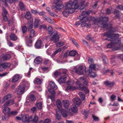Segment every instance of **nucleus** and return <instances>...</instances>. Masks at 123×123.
I'll return each mask as SVG.
<instances>
[{"instance_id": "nucleus-1", "label": "nucleus", "mask_w": 123, "mask_h": 123, "mask_svg": "<svg viewBox=\"0 0 123 123\" xmlns=\"http://www.w3.org/2000/svg\"><path fill=\"white\" fill-rule=\"evenodd\" d=\"M83 6L81 4L79 5L78 0H75L73 1L70 0L65 4V8L70 11L71 12H74L75 9H82Z\"/></svg>"}, {"instance_id": "nucleus-2", "label": "nucleus", "mask_w": 123, "mask_h": 123, "mask_svg": "<svg viewBox=\"0 0 123 123\" xmlns=\"http://www.w3.org/2000/svg\"><path fill=\"white\" fill-rule=\"evenodd\" d=\"M14 103L13 100H9L4 103L2 107L3 113L5 115H10V109L7 106L13 104Z\"/></svg>"}, {"instance_id": "nucleus-3", "label": "nucleus", "mask_w": 123, "mask_h": 123, "mask_svg": "<svg viewBox=\"0 0 123 123\" xmlns=\"http://www.w3.org/2000/svg\"><path fill=\"white\" fill-rule=\"evenodd\" d=\"M30 86V83L27 81H25L21 84L18 88L16 89L17 94H23L25 91V87H28Z\"/></svg>"}, {"instance_id": "nucleus-4", "label": "nucleus", "mask_w": 123, "mask_h": 123, "mask_svg": "<svg viewBox=\"0 0 123 123\" xmlns=\"http://www.w3.org/2000/svg\"><path fill=\"white\" fill-rule=\"evenodd\" d=\"M119 34L117 33L114 34V36H112L110 40L111 41L112 43H113L114 45L117 44H121V38H119Z\"/></svg>"}, {"instance_id": "nucleus-5", "label": "nucleus", "mask_w": 123, "mask_h": 123, "mask_svg": "<svg viewBox=\"0 0 123 123\" xmlns=\"http://www.w3.org/2000/svg\"><path fill=\"white\" fill-rule=\"evenodd\" d=\"M35 35V31L34 30L32 29L31 30L30 33L29 38V39L26 42V45L29 47L31 46H32V40L30 38H32L34 37Z\"/></svg>"}, {"instance_id": "nucleus-6", "label": "nucleus", "mask_w": 123, "mask_h": 123, "mask_svg": "<svg viewBox=\"0 0 123 123\" xmlns=\"http://www.w3.org/2000/svg\"><path fill=\"white\" fill-rule=\"evenodd\" d=\"M78 19H79L81 21L82 24L81 25V27H84L86 25V22L88 21H90V20L88 19L86 16H84L83 15H80L78 18Z\"/></svg>"}, {"instance_id": "nucleus-7", "label": "nucleus", "mask_w": 123, "mask_h": 123, "mask_svg": "<svg viewBox=\"0 0 123 123\" xmlns=\"http://www.w3.org/2000/svg\"><path fill=\"white\" fill-rule=\"evenodd\" d=\"M84 68L83 66H76L74 68V69L77 74L79 75H82L83 73Z\"/></svg>"}, {"instance_id": "nucleus-8", "label": "nucleus", "mask_w": 123, "mask_h": 123, "mask_svg": "<svg viewBox=\"0 0 123 123\" xmlns=\"http://www.w3.org/2000/svg\"><path fill=\"white\" fill-rule=\"evenodd\" d=\"M109 20V18L107 17H101L97 18L96 19V20L99 24L102 25L104 23L107 22Z\"/></svg>"}, {"instance_id": "nucleus-9", "label": "nucleus", "mask_w": 123, "mask_h": 123, "mask_svg": "<svg viewBox=\"0 0 123 123\" xmlns=\"http://www.w3.org/2000/svg\"><path fill=\"white\" fill-rule=\"evenodd\" d=\"M89 64H90L89 67L88 71L89 75L91 77H92V59H89L88 60Z\"/></svg>"}, {"instance_id": "nucleus-10", "label": "nucleus", "mask_w": 123, "mask_h": 123, "mask_svg": "<svg viewBox=\"0 0 123 123\" xmlns=\"http://www.w3.org/2000/svg\"><path fill=\"white\" fill-rule=\"evenodd\" d=\"M50 37H51L50 40L53 41L55 43H57L59 40V36L56 33H55L52 36H50Z\"/></svg>"}, {"instance_id": "nucleus-11", "label": "nucleus", "mask_w": 123, "mask_h": 123, "mask_svg": "<svg viewBox=\"0 0 123 123\" xmlns=\"http://www.w3.org/2000/svg\"><path fill=\"white\" fill-rule=\"evenodd\" d=\"M99 66L98 64H95L93 63V78L96 77L97 75L96 72L94 71H96L99 69Z\"/></svg>"}, {"instance_id": "nucleus-12", "label": "nucleus", "mask_w": 123, "mask_h": 123, "mask_svg": "<svg viewBox=\"0 0 123 123\" xmlns=\"http://www.w3.org/2000/svg\"><path fill=\"white\" fill-rule=\"evenodd\" d=\"M116 31L115 30H110L109 31V32L105 33L103 35V36H106V37L108 38H109L110 39L111 38V37L112 36H111L114 35L113 34V33L114 32H115Z\"/></svg>"}, {"instance_id": "nucleus-13", "label": "nucleus", "mask_w": 123, "mask_h": 123, "mask_svg": "<svg viewBox=\"0 0 123 123\" xmlns=\"http://www.w3.org/2000/svg\"><path fill=\"white\" fill-rule=\"evenodd\" d=\"M32 118V117H29L28 115L26 114L24 115L22 118V121L24 122H25L27 121L29 122L31 120V119Z\"/></svg>"}, {"instance_id": "nucleus-14", "label": "nucleus", "mask_w": 123, "mask_h": 123, "mask_svg": "<svg viewBox=\"0 0 123 123\" xmlns=\"http://www.w3.org/2000/svg\"><path fill=\"white\" fill-rule=\"evenodd\" d=\"M2 10L3 11L2 12V14L3 19L6 22L7 21V18L6 15L8 14V12L4 7H3Z\"/></svg>"}, {"instance_id": "nucleus-15", "label": "nucleus", "mask_w": 123, "mask_h": 123, "mask_svg": "<svg viewBox=\"0 0 123 123\" xmlns=\"http://www.w3.org/2000/svg\"><path fill=\"white\" fill-rule=\"evenodd\" d=\"M104 83L106 86L108 87H111L114 84V82H110L108 80L104 82Z\"/></svg>"}, {"instance_id": "nucleus-16", "label": "nucleus", "mask_w": 123, "mask_h": 123, "mask_svg": "<svg viewBox=\"0 0 123 123\" xmlns=\"http://www.w3.org/2000/svg\"><path fill=\"white\" fill-rule=\"evenodd\" d=\"M19 6L20 9L22 11H25L26 9V6L22 1H19Z\"/></svg>"}, {"instance_id": "nucleus-17", "label": "nucleus", "mask_w": 123, "mask_h": 123, "mask_svg": "<svg viewBox=\"0 0 123 123\" xmlns=\"http://www.w3.org/2000/svg\"><path fill=\"white\" fill-rule=\"evenodd\" d=\"M65 8V10L62 12V14L64 17H67L69 15V13L72 14L74 13L73 12H71L70 11Z\"/></svg>"}, {"instance_id": "nucleus-18", "label": "nucleus", "mask_w": 123, "mask_h": 123, "mask_svg": "<svg viewBox=\"0 0 123 123\" xmlns=\"http://www.w3.org/2000/svg\"><path fill=\"white\" fill-rule=\"evenodd\" d=\"M62 104L64 107L66 109L68 108L69 106V101L67 100H63L62 102Z\"/></svg>"}, {"instance_id": "nucleus-19", "label": "nucleus", "mask_w": 123, "mask_h": 123, "mask_svg": "<svg viewBox=\"0 0 123 123\" xmlns=\"http://www.w3.org/2000/svg\"><path fill=\"white\" fill-rule=\"evenodd\" d=\"M74 103L78 105H80L81 104V101L80 99L79 98H75L73 100Z\"/></svg>"}, {"instance_id": "nucleus-20", "label": "nucleus", "mask_w": 123, "mask_h": 123, "mask_svg": "<svg viewBox=\"0 0 123 123\" xmlns=\"http://www.w3.org/2000/svg\"><path fill=\"white\" fill-rule=\"evenodd\" d=\"M27 99L30 102H34L35 101L36 98L33 95H31L27 97Z\"/></svg>"}, {"instance_id": "nucleus-21", "label": "nucleus", "mask_w": 123, "mask_h": 123, "mask_svg": "<svg viewBox=\"0 0 123 123\" xmlns=\"http://www.w3.org/2000/svg\"><path fill=\"white\" fill-rule=\"evenodd\" d=\"M70 110L73 113H76L78 111L77 107L74 105H73L71 106Z\"/></svg>"}, {"instance_id": "nucleus-22", "label": "nucleus", "mask_w": 123, "mask_h": 123, "mask_svg": "<svg viewBox=\"0 0 123 123\" xmlns=\"http://www.w3.org/2000/svg\"><path fill=\"white\" fill-rule=\"evenodd\" d=\"M81 86H82L80 84L79 85V87L80 90L84 91L86 93L89 92L88 89L85 86H83L82 87H81Z\"/></svg>"}, {"instance_id": "nucleus-23", "label": "nucleus", "mask_w": 123, "mask_h": 123, "mask_svg": "<svg viewBox=\"0 0 123 123\" xmlns=\"http://www.w3.org/2000/svg\"><path fill=\"white\" fill-rule=\"evenodd\" d=\"M66 77L65 75L61 77L58 80V81L60 84L64 82L66 80Z\"/></svg>"}, {"instance_id": "nucleus-24", "label": "nucleus", "mask_w": 123, "mask_h": 123, "mask_svg": "<svg viewBox=\"0 0 123 123\" xmlns=\"http://www.w3.org/2000/svg\"><path fill=\"white\" fill-rule=\"evenodd\" d=\"M64 5L61 4V3L56 5V10L60 11L64 7Z\"/></svg>"}, {"instance_id": "nucleus-25", "label": "nucleus", "mask_w": 123, "mask_h": 123, "mask_svg": "<svg viewBox=\"0 0 123 123\" xmlns=\"http://www.w3.org/2000/svg\"><path fill=\"white\" fill-rule=\"evenodd\" d=\"M42 61V58L40 56L37 57L34 60V62L36 64H38Z\"/></svg>"}, {"instance_id": "nucleus-26", "label": "nucleus", "mask_w": 123, "mask_h": 123, "mask_svg": "<svg viewBox=\"0 0 123 123\" xmlns=\"http://www.w3.org/2000/svg\"><path fill=\"white\" fill-rule=\"evenodd\" d=\"M31 17V14L30 11H28L26 12L25 18L27 19L30 20Z\"/></svg>"}, {"instance_id": "nucleus-27", "label": "nucleus", "mask_w": 123, "mask_h": 123, "mask_svg": "<svg viewBox=\"0 0 123 123\" xmlns=\"http://www.w3.org/2000/svg\"><path fill=\"white\" fill-rule=\"evenodd\" d=\"M11 57V55L9 54H6L2 56V58L4 60H6L10 59Z\"/></svg>"}, {"instance_id": "nucleus-28", "label": "nucleus", "mask_w": 123, "mask_h": 123, "mask_svg": "<svg viewBox=\"0 0 123 123\" xmlns=\"http://www.w3.org/2000/svg\"><path fill=\"white\" fill-rule=\"evenodd\" d=\"M61 112L62 116L64 117H66L67 116V111L65 109H62Z\"/></svg>"}, {"instance_id": "nucleus-29", "label": "nucleus", "mask_w": 123, "mask_h": 123, "mask_svg": "<svg viewBox=\"0 0 123 123\" xmlns=\"http://www.w3.org/2000/svg\"><path fill=\"white\" fill-rule=\"evenodd\" d=\"M11 97V96L10 94H8L6 95L4 98L3 99V102L4 103L5 102L6 103V102L8 101H6V100L9 99ZM11 99V100H12Z\"/></svg>"}, {"instance_id": "nucleus-30", "label": "nucleus", "mask_w": 123, "mask_h": 123, "mask_svg": "<svg viewBox=\"0 0 123 123\" xmlns=\"http://www.w3.org/2000/svg\"><path fill=\"white\" fill-rule=\"evenodd\" d=\"M19 78V75L18 74H16L13 77L12 81L13 82H15L17 81L18 80Z\"/></svg>"}, {"instance_id": "nucleus-31", "label": "nucleus", "mask_w": 123, "mask_h": 123, "mask_svg": "<svg viewBox=\"0 0 123 123\" xmlns=\"http://www.w3.org/2000/svg\"><path fill=\"white\" fill-rule=\"evenodd\" d=\"M49 85L51 87V88L56 89L57 88V86L55 84V83L53 81H51L49 83Z\"/></svg>"}, {"instance_id": "nucleus-32", "label": "nucleus", "mask_w": 123, "mask_h": 123, "mask_svg": "<svg viewBox=\"0 0 123 123\" xmlns=\"http://www.w3.org/2000/svg\"><path fill=\"white\" fill-rule=\"evenodd\" d=\"M38 117L36 115H34L32 120V121L33 123H38Z\"/></svg>"}, {"instance_id": "nucleus-33", "label": "nucleus", "mask_w": 123, "mask_h": 123, "mask_svg": "<svg viewBox=\"0 0 123 123\" xmlns=\"http://www.w3.org/2000/svg\"><path fill=\"white\" fill-rule=\"evenodd\" d=\"M43 18L44 20L50 23H53V21L49 18L46 16H43Z\"/></svg>"}, {"instance_id": "nucleus-34", "label": "nucleus", "mask_w": 123, "mask_h": 123, "mask_svg": "<svg viewBox=\"0 0 123 123\" xmlns=\"http://www.w3.org/2000/svg\"><path fill=\"white\" fill-rule=\"evenodd\" d=\"M80 97L82 101L84 100L85 99V96L83 92H80L79 93Z\"/></svg>"}, {"instance_id": "nucleus-35", "label": "nucleus", "mask_w": 123, "mask_h": 123, "mask_svg": "<svg viewBox=\"0 0 123 123\" xmlns=\"http://www.w3.org/2000/svg\"><path fill=\"white\" fill-rule=\"evenodd\" d=\"M39 20L38 18H35L34 26L35 28H37L39 25Z\"/></svg>"}, {"instance_id": "nucleus-36", "label": "nucleus", "mask_w": 123, "mask_h": 123, "mask_svg": "<svg viewBox=\"0 0 123 123\" xmlns=\"http://www.w3.org/2000/svg\"><path fill=\"white\" fill-rule=\"evenodd\" d=\"M11 40L13 41H15L17 39V37L14 34H12L10 36Z\"/></svg>"}, {"instance_id": "nucleus-37", "label": "nucleus", "mask_w": 123, "mask_h": 123, "mask_svg": "<svg viewBox=\"0 0 123 123\" xmlns=\"http://www.w3.org/2000/svg\"><path fill=\"white\" fill-rule=\"evenodd\" d=\"M102 58L103 62L105 65H107L108 64V60L106 56L104 55H103L102 56Z\"/></svg>"}, {"instance_id": "nucleus-38", "label": "nucleus", "mask_w": 123, "mask_h": 123, "mask_svg": "<svg viewBox=\"0 0 123 123\" xmlns=\"http://www.w3.org/2000/svg\"><path fill=\"white\" fill-rule=\"evenodd\" d=\"M56 105L58 108L59 109L62 106L60 100H57L56 101Z\"/></svg>"}, {"instance_id": "nucleus-39", "label": "nucleus", "mask_w": 123, "mask_h": 123, "mask_svg": "<svg viewBox=\"0 0 123 123\" xmlns=\"http://www.w3.org/2000/svg\"><path fill=\"white\" fill-rule=\"evenodd\" d=\"M41 40H38L36 42L35 45L36 47L37 48H39L41 46Z\"/></svg>"}, {"instance_id": "nucleus-40", "label": "nucleus", "mask_w": 123, "mask_h": 123, "mask_svg": "<svg viewBox=\"0 0 123 123\" xmlns=\"http://www.w3.org/2000/svg\"><path fill=\"white\" fill-rule=\"evenodd\" d=\"M33 82L35 84H40L41 83L40 80L37 78H36L35 79Z\"/></svg>"}, {"instance_id": "nucleus-41", "label": "nucleus", "mask_w": 123, "mask_h": 123, "mask_svg": "<svg viewBox=\"0 0 123 123\" xmlns=\"http://www.w3.org/2000/svg\"><path fill=\"white\" fill-rule=\"evenodd\" d=\"M76 87L75 86H68L66 88V90H74L75 89Z\"/></svg>"}, {"instance_id": "nucleus-42", "label": "nucleus", "mask_w": 123, "mask_h": 123, "mask_svg": "<svg viewBox=\"0 0 123 123\" xmlns=\"http://www.w3.org/2000/svg\"><path fill=\"white\" fill-rule=\"evenodd\" d=\"M98 24L99 27H102L103 28H106L107 29V27L108 25V24L105 23L103 24H103L102 25L101 24H99L98 23Z\"/></svg>"}, {"instance_id": "nucleus-43", "label": "nucleus", "mask_w": 123, "mask_h": 123, "mask_svg": "<svg viewBox=\"0 0 123 123\" xmlns=\"http://www.w3.org/2000/svg\"><path fill=\"white\" fill-rule=\"evenodd\" d=\"M77 53L74 50L70 51L69 52V55L71 56H74Z\"/></svg>"}, {"instance_id": "nucleus-44", "label": "nucleus", "mask_w": 123, "mask_h": 123, "mask_svg": "<svg viewBox=\"0 0 123 123\" xmlns=\"http://www.w3.org/2000/svg\"><path fill=\"white\" fill-rule=\"evenodd\" d=\"M61 48H59L57 50H56L52 54L51 56L52 57H53L56 54L58 53L59 52L61 51Z\"/></svg>"}, {"instance_id": "nucleus-45", "label": "nucleus", "mask_w": 123, "mask_h": 123, "mask_svg": "<svg viewBox=\"0 0 123 123\" xmlns=\"http://www.w3.org/2000/svg\"><path fill=\"white\" fill-rule=\"evenodd\" d=\"M18 0H6L7 2L9 4L14 3L17 2Z\"/></svg>"}, {"instance_id": "nucleus-46", "label": "nucleus", "mask_w": 123, "mask_h": 123, "mask_svg": "<svg viewBox=\"0 0 123 123\" xmlns=\"http://www.w3.org/2000/svg\"><path fill=\"white\" fill-rule=\"evenodd\" d=\"M90 14L89 12L88 11H83L82 12L81 15H83L84 16L89 15Z\"/></svg>"}, {"instance_id": "nucleus-47", "label": "nucleus", "mask_w": 123, "mask_h": 123, "mask_svg": "<svg viewBox=\"0 0 123 123\" xmlns=\"http://www.w3.org/2000/svg\"><path fill=\"white\" fill-rule=\"evenodd\" d=\"M54 88H50L48 90V91L52 95H55V92L53 89Z\"/></svg>"}, {"instance_id": "nucleus-48", "label": "nucleus", "mask_w": 123, "mask_h": 123, "mask_svg": "<svg viewBox=\"0 0 123 123\" xmlns=\"http://www.w3.org/2000/svg\"><path fill=\"white\" fill-rule=\"evenodd\" d=\"M114 45L113 43H112L111 41V43H108L106 46L107 48H113L114 47Z\"/></svg>"}, {"instance_id": "nucleus-49", "label": "nucleus", "mask_w": 123, "mask_h": 123, "mask_svg": "<svg viewBox=\"0 0 123 123\" xmlns=\"http://www.w3.org/2000/svg\"><path fill=\"white\" fill-rule=\"evenodd\" d=\"M9 117V115H5L4 116H3L2 117V120L3 121H5L8 120V118Z\"/></svg>"}, {"instance_id": "nucleus-50", "label": "nucleus", "mask_w": 123, "mask_h": 123, "mask_svg": "<svg viewBox=\"0 0 123 123\" xmlns=\"http://www.w3.org/2000/svg\"><path fill=\"white\" fill-rule=\"evenodd\" d=\"M42 104L41 102H39L37 104V107L38 109L41 110L42 108Z\"/></svg>"}, {"instance_id": "nucleus-51", "label": "nucleus", "mask_w": 123, "mask_h": 123, "mask_svg": "<svg viewBox=\"0 0 123 123\" xmlns=\"http://www.w3.org/2000/svg\"><path fill=\"white\" fill-rule=\"evenodd\" d=\"M74 83V80H68L67 82V84L68 85H72Z\"/></svg>"}, {"instance_id": "nucleus-52", "label": "nucleus", "mask_w": 123, "mask_h": 123, "mask_svg": "<svg viewBox=\"0 0 123 123\" xmlns=\"http://www.w3.org/2000/svg\"><path fill=\"white\" fill-rule=\"evenodd\" d=\"M63 42H59L56 44V46L57 47H60L62 46L64 44Z\"/></svg>"}, {"instance_id": "nucleus-53", "label": "nucleus", "mask_w": 123, "mask_h": 123, "mask_svg": "<svg viewBox=\"0 0 123 123\" xmlns=\"http://www.w3.org/2000/svg\"><path fill=\"white\" fill-rule=\"evenodd\" d=\"M62 74V73L61 72L56 71L54 73V75L55 76L57 77L58 76L61 75Z\"/></svg>"}, {"instance_id": "nucleus-54", "label": "nucleus", "mask_w": 123, "mask_h": 123, "mask_svg": "<svg viewBox=\"0 0 123 123\" xmlns=\"http://www.w3.org/2000/svg\"><path fill=\"white\" fill-rule=\"evenodd\" d=\"M5 68H8L10 67L11 66V64L9 63H3Z\"/></svg>"}, {"instance_id": "nucleus-55", "label": "nucleus", "mask_w": 123, "mask_h": 123, "mask_svg": "<svg viewBox=\"0 0 123 123\" xmlns=\"http://www.w3.org/2000/svg\"><path fill=\"white\" fill-rule=\"evenodd\" d=\"M55 95H51L49 96L48 97V98H50L52 101L55 100Z\"/></svg>"}, {"instance_id": "nucleus-56", "label": "nucleus", "mask_w": 123, "mask_h": 123, "mask_svg": "<svg viewBox=\"0 0 123 123\" xmlns=\"http://www.w3.org/2000/svg\"><path fill=\"white\" fill-rule=\"evenodd\" d=\"M93 119L95 121H98L99 120V118L98 117L93 115Z\"/></svg>"}, {"instance_id": "nucleus-57", "label": "nucleus", "mask_w": 123, "mask_h": 123, "mask_svg": "<svg viewBox=\"0 0 123 123\" xmlns=\"http://www.w3.org/2000/svg\"><path fill=\"white\" fill-rule=\"evenodd\" d=\"M98 101L100 105L102 106H104L105 105H103L102 104L103 102V100L102 98H99L98 99Z\"/></svg>"}, {"instance_id": "nucleus-58", "label": "nucleus", "mask_w": 123, "mask_h": 123, "mask_svg": "<svg viewBox=\"0 0 123 123\" xmlns=\"http://www.w3.org/2000/svg\"><path fill=\"white\" fill-rule=\"evenodd\" d=\"M5 69L3 63L0 65V72L2 71Z\"/></svg>"}, {"instance_id": "nucleus-59", "label": "nucleus", "mask_w": 123, "mask_h": 123, "mask_svg": "<svg viewBox=\"0 0 123 123\" xmlns=\"http://www.w3.org/2000/svg\"><path fill=\"white\" fill-rule=\"evenodd\" d=\"M90 112V111H89L87 112H86L85 109H83L81 111V113L85 115H87V114H88Z\"/></svg>"}, {"instance_id": "nucleus-60", "label": "nucleus", "mask_w": 123, "mask_h": 123, "mask_svg": "<svg viewBox=\"0 0 123 123\" xmlns=\"http://www.w3.org/2000/svg\"><path fill=\"white\" fill-rule=\"evenodd\" d=\"M53 31L52 28L51 26H49L48 28V32L49 34L51 33Z\"/></svg>"}, {"instance_id": "nucleus-61", "label": "nucleus", "mask_w": 123, "mask_h": 123, "mask_svg": "<svg viewBox=\"0 0 123 123\" xmlns=\"http://www.w3.org/2000/svg\"><path fill=\"white\" fill-rule=\"evenodd\" d=\"M22 27L23 33H24L26 31L27 28L25 26H22Z\"/></svg>"}, {"instance_id": "nucleus-62", "label": "nucleus", "mask_w": 123, "mask_h": 123, "mask_svg": "<svg viewBox=\"0 0 123 123\" xmlns=\"http://www.w3.org/2000/svg\"><path fill=\"white\" fill-rule=\"evenodd\" d=\"M41 70L44 72H46L48 71V68L47 67H44L41 68Z\"/></svg>"}, {"instance_id": "nucleus-63", "label": "nucleus", "mask_w": 123, "mask_h": 123, "mask_svg": "<svg viewBox=\"0 0 123 123\" xmlns=\"http://www.w3.org/2000/svg\"><path fill=\"white\" fill-rule=\"evenodd\" d=\"M108 26L107 27V29H111V30H114V28L112 27V25L110 24H108Z\"/></svg>"}, {"instance_id": "nucleus-64", "label": "nucleus", "mask_w": 123, "mask_h": 123, "mask_svg": "<svg viewBox=\"0 0 123 123\" xmlns=\"http://www.w3.org/2000/svg\"><path fill=\"white\" fill-rule=\"evenodd\" d=\"M61 1L59 0H54L53 3L57 5L59 3H61Z\"/></svg>"}]
</instances>
